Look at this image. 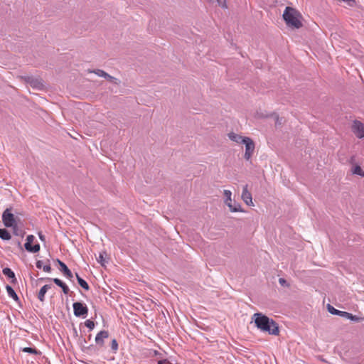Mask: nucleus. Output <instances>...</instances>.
<instances>
[{"instance_id": "nucleus-1", "label": "nucleus", "mask_w": 364, "mask_h": 364, "mask_svg": "<svg viewBox=\"0 0 364 364\" xmlns=\"http://www.w3.org/2000/svg\"><path fill=\"white\" fill-rule=\"evenodd\" d=\"M255 326L262 332H267L270 335L278 336L279 333L277 323L261 313H255L253 315Z\"/></svg>"}, {"instance_id": "nucleus-2", "label": "nucleus", "mask_w": 364, "mask_h": 364, "mask_svg": "<svg viewBox=\"0 0 364 364\" xmlns=\"http://www.w3.org/2000/svg\"><path fill=\"white\" fill-rule=\"evenodd\" d=\"M282 16L287 26L292 29H299L304 26L303 16L294 8L287 6Z\"/></svg>"}, {"instance_id": "nucleus-3", "label": "nucleus", "mask_w": 364, "mask_h": 364, "mask_svg": "<svg viewBox=\"0 0 364 364\" xmlns=\"http://www.w3.org/2000/svg\"><path fill=\"white\" fill-rule=\"evenodd\" d=\"M2 222L4 225L7 228H16V218L11 213L10 208H6L2 214Z\"/></svg>"}, {"instance_id": "nucleus-4", "label": "nucleus", "mask_w": 364, "mask_h": 364, "mask_svg": "<svg viewBox=\"0 0 364 364\" xmlns=\"http://www.w3.org/2000/svg\"><path fill=\"white\" fill-rule=\"evenodd\" d=\"M225 203L229 208L231 212H242L241 205L239 203H232V192L229 190H224Z\"/></svg>"}, {"instance_id": "nucleus-5", "label": "nucleus", "mask_w": 364, "mask_h": 364, "mask_svg": "<svg viewBox=\"0 0 364 364\" xmlns=\"http://www.w3.org/2000/svg\"><path fill=\"white\" fill-rule=\"evenodd\" d=\"M245 145V152L244 154V158L249 161L252 156L254 154L255 145L253 140L250 137H245L243 140V143Z\"/></svg>"}, {"instance_id": "nucleus-6", "label": "nucleus", "mask_w": 364, "mask_h": 364, "mask_svg": "<svg viewBox=\"0 0 364 364\" xmlns=\"http://www.w3.org/2000/svg\"><path fill=\"white\" fill-rule=\"evenodd\" d=\"M351 130L358 138H364V123L354 120L352 123Z\"/></svg>"}, {"instance_id": "nucleus-7", "label": "nucleus", "mask_w": 364, "mask_h": 364, "mask_svg": "<svg viewBox=\"0 0 364 364\" xmlns=\"http://www.w3.org/2000/svg\"><path fill=\"white\" fill-rule=\"evenodd\" d=\"M34 240L35 237L33 235H29L26 237V242L25 243L24 247L25 249L29 252L36 253L40 250L39 244L32 245V243L34 241Z\"/></svg>"}, {"instance_id": "nucleus-8", "label": "nucleus", "mask_w": 364, "mask_h": 364, "mask_svg": "<svg viewBox=\"0 0 364 364\" xmlns=\"http://www.w3.org/2000/svg\"><path fill=\"white\" fill-rule=\"evenodd\" d=\"M74 314L76 316H85L87 314V306L81 302H75L73 305Z\"/></svg>"}, {"instance_id": "nucleus-9", "label": "nucleus", "mask_w": 364, "mask_h": 364, "mask_svg": "<svg viewBox=\"0 0 364 364\" xmlns=\"http://www.w3.org/2000/svg\"><path fill=\"white\" fill-rule=\"evenodd\" d=\"M242 199L247 205H253L251 193L247 190V186L243 188L242 193Z\"/></svg>"}, {"instance_id": "nucleus-10", "label": "nucleus", "mask_w": 364, "mask_h": 364, "mask_svg": "<svg viewBox=\"0 0 364 364\" xmlns=\"http://www.w3.org/2000/svg\"><path fill=\"white\" fill-rule=\"evenodd\" d=\"M109 337V333L107 331H100L96 337H95V343L100 347H102L104 346V340Z\"/></svg>"}, {"instance_id": "nucleus-11", "label": "nucleus", "mask_w": 364, "mask_h": 364, "mask_svg": "<svg viewBox=\"0 0 364 364\" xmlns=\"http://www.w3.org/2000/svg\"><path fill=\"white\" fill-rule=\"evenodd\" d=\"M58 264L60 267V271L63 273V274L68 279L73 278V274H72L71 271L68 268L66 264L60 260H58Z\"/></svg>"}, {"instance_id": "nucleus-12", "label": "nucleus", "mask_w": 364, "mask_h": 364, "mask_svg": "<svg viewBox=\"0 0 364 364\" xmlns=\"http://www.w3.org/2000/svg\"><path fill=\"white\" fill-rule=\"evenodd\" d=\"M50 288H51L50 285L46 284L43 287H42V288L40 289V291L38 292V299L41 301H42V302L44 301V300H45V294H46L48 290L50 289Z\"/></svg>"}, {"instance_id": "nucleus-13", "label": "nucleus", "mask_w": 364, "mask_h": 364, "mask_svg": "<svg viewBox=\"0 0 364 364\" xmlns=\"http://www.w3.org/2000/svg\"><path fill=\"white\" fill-rule=\"evenodd\" d=\"M228 137L230 140H232L237 144H242L244 138H245V137H243L236 133H234V132L229 133Z\"/></svg>"}, {"instance_id": "nucleus-14", "label": "nucleus", "mask_w": 364, "mask_h": 364, "mask_svg": "<svg viewBox=\"0 0 364 364\" xmlns=\"http://www.w3.org/2000/svg\"><path fill=\"white\" fill-rule=\"evenodd\" d=\"M6 291L10 297L14 299L16 301H18L19 298L11 286L7 285L6 287Z\"/></svg>"}, {"instance_id": "nucleus-15", "label": "nucleus", "mask_w": 364, "mask_h": 364, "mask_svg": "<svg viewBox=\"0 0 364 364\" xmlns=\"http://www.w3.org/2000/svg\"><path fill=\"white\" fill-rule=\"evenodd\" d=\"M76 277H77L79 285L84 289H85L87 291L89 290L90 287H89V285L87 283V282L85 280H84L83 279H82L77 274H76Z\"/></svg>"}, {"instance_id": "nucleus-16", "label": "nucleus", "mask_w": 364, "mask_h": 364, "mask_svg": "<svg viewBox=\"0 0 364 364\" xmlns=\"http://www.w3.org/2000/svg\"><path fill=\"white\" fill-rule=\"evenodd\" d=\"M0 237L4 240H9L11 236L7 230L0 229Z\"/></svg>"}, {"instance_id": "nucleus-17", "label": "nucleus", "mask_w": 364, "mask_h": 364, "mask_svg": "<svg viewBox=\"0 0 364 364\" xmlns=\"http://www.w3.org/2000/svg\"><path fill=\"white\" fill-rule=\"evenodd\" d=\"M352 172L353 174H356V175L360 176L362 177L364 176V171L361 168V167L358 165H356L353 167V168L352 169Z\"/></svg>"}, {"instance_id": "nucleus-18", "label": "nucleus", "mask_w": 364, "mask_h": 364, "mask_svg": "<svg viewBox=\"0 0 364 364\" xmlns=\"http://www.w3.org/2000/svg\"><path fill=\"white\" fill-rule=\"evenodd\" d=\"M2 272L5 276H6L9 278H12V279L15 278V274H14V272L10 268L6 267V268L3 269Z\"/></svg>"}, {"instance_id": "nucleus-19", "label": "nucleus", "mask_w": 364, "mask_h": 364, "mask_svg": "<svg viewBox=\"0 0 364 364\" xmlns=\"http://www.w3.org/2000/svg\"><path fill=\"white\" fill-rule=\"evenodd\" d=\"M22 350L25 353H28L35 354V355L41 354V352L38 351L37 349L29 348V347H25L22 349Z\"/></svg>"}, {"instance_id": "nucleus-20", "label": "nucleus", "mask_w": 364, "mask_h": 364, "mask_svg": "<svg viewBox=\"0 0 364 364\" xmlns=\"http://www.w3.org/2000/svg\"><path fill=\"white\" fill-rule=\"evenodd\" d=\"M89 73H94L97 75H98L100 77H105L108 76V74L107 73H105L102 70H99V69L95 70L93 71L89 70Z\"/></svg>"}, {"instance_id": "nucleus-21", "label": "nucleus", "mask_w": 364, "mask_h": 364, "mask_svg": "<svg viewBox=\"0 0 364 364\" xmlns=\"http://www.w3.org/2000/svg\"><path fill=\"white\" fill-rule=\"evenodd\" d=\"M328 311L329 313L333 315L338 316V314H340V310L336 309L333 306H331L330 304L327 306Z\"/></svg>"}, {"instance_id": "nucleus-22", "label": "nucleus", "mask_w": 364, "mask_h": 364, "mask_svg": "<svg viewBox=\"0 0 364 364\" xmlns=\"http://www.w3.org/2000/svg\"><path fill=\"white\" fill-rule=\"evenodd\" d=\"M349 319L351 321H355V322H360V321H364V317H360V316L353 315L352 314H350Z\"/></svg>"}, {"instance_id": "nucleus-23", "label": "nucleus", "mask_w": 364, "mask_h": 364, "mask_svg": "<svg viewBox=\"0 0 364 364\" xmlns=\"http://www.w3.org/2000/svg\"><path fill=\"white\" fill-rule=\"evenodd\" d=\"M105 255H106V252H101L97 259L98 262H100L102 266L105 265Z\"/></svg>"}, {"instance_id": "nucleus-24", "label": "nucleus", "mask_w": 364, "mask_h": 364, "mask_svg": "<svg viewBox=\"0 0 364 364\" xmlns=\"http://www.w3.org/2000/svg\"><path fill=\"white\" fill-rule=\"evenodd\" d=\"M31 85L34 87L41 88L43 86V84L41 82L38 81V80H32L31 82Z\"/></svg>"}, {"instance_id": "nucleus-25", "label": "nucleus", "mask_w": 364, "mask_h": 364, "mask_svg": "<svg viewBox=\"0 0 364 364\" xmlns=\"http://www.w3.org/2000/svg\"><path fill=\"white\" fill-rule=\"evenodd\" d=\"M85 325L90 330H92L95 328V323L91 320H87L85 322Z\"/></svg>"}, {"instance_id": "nucleus-26", "label": "nucleus", "mask_w": 364, "mask_h": 364, "mask_svg": "<svg viewBox=\"0 0 364 364\" xmlns=\"http://www.w3.org/2000/svg\"><path fill=\"white\" fill-rule=\"evenodd\" d=\"M339 313L340 314H338V316L344 317V318H346L348 319L350 318V313H348V312H346V311H340Z\"/></svg>"}, {"instance_id": "nucleus-27", "label": "nucleus", "mask_w": 364, "mask_h": 364, "mask_svg": "<svg viewBox=\"0 0 364 364\" xmlns=\"http://www.w3.org/2000/svg\"><path fill=\"white\" fill-rule=\"evenodd\" d=\"M60 287L62 288V290L65 294H68L70 289H69L68 287L65 283H63V284Z\"/></svg>"}, {"instance_id": "nucleus-28", "label": "nucleus", "mask_w": 364, "mask_h": 364, "mask_svg": "<svg viewBox=\"0 0 364 364\" xmlns=\"http://www.w3.org/2000/svg\"><path fill=\"white\" fill-rule=\"evenodd\" d=\"M219 6L223 7V8H227V5H226V0H215Z\"/></svg>"}, {"instance_id": "nucleus-29", "label": "nucleus", "mask_w": 364, "mask_h": 364, "mask_svg": "<svg viewBox=\"0 0 364 364\" xmlns=\"http://www.w3.org/2000/svg\"><path fill=\"white\" fill-rule=\"evenodd\" d=\"M112 348L114 350H117L118 349V344L115 339H113L112 341Z\"/></svg>"}, {"instance_id": "nucleus-30", "label": "nucleus", "mask_w": 364, "mask_h": 364, "mask_svg": "<svg viewBox=\"0 0 364 364\" xmlns=\"http://www.w3.org/2000/svg\"><path fill=\"white\" fill-rule=\"evenodd\" d=\"M53 281L54 282V283L58 285V287H61L64 282H63L60 279H58V278H55L53 279Z\"/></svg>"}, {"instance_id": "nucleus-31", "label": "nucleus", "mask_w": 364, "mask_h": 364, "mask_svg": "<svg viewBox=\"0 0 364 364\" xmlns=\"http://www.w3.org/2000/svg\"><path fill=\"white\" fill-rule=\"evenodd\" d=\"M105 78H106L110 81H113L115 84H118L117 79L113 77L112 76L109 75V74H108V76L105 77Z\"/></svg>"}, {"instance_id": "nucleus-32", "label": "nucleus", "mask_w": 364, "mask_h": 364, "mask_svg": "<svg viewBox=\"0 0 364 364\" xmlns=\"http://www.w3.org/2000/svg\"><path fill=\"white\" fill-rule=\"evenodd\" d=\"M43 269L46 272H50L51 271V267L49 264H48V265L43 266Z\"/></svg>"}, {"instance_id": "nucleus-33", "label": "nucleus", "mask_w": 364, "mask_h": 364, "mask_svg": "<svg viewBox=\"0 0 364 364\" xmlns=\"http://www.w3.org/2000/svg\"><path fill=\"white\" fill-rule=\"evenodd\" d=\"M36 267L38 269H41L43 267V262L41 260H38L36 262Z\"/></svg>"}, {"instance_id": "nucleus-34", "label": "nucleus", "mask_w": 364, "mask_h": 364, "mask_svg": "<svg viewBox=\"0 0 364 364\" xmlns=\"http://www.w3.org/2000/svg\"><path fill=\"white\" fill-rule=\"evenodd\" d=\"M279 282L281 285H284L286 284V280L284 278H279Z\"/></svg>"}, {"instance_id": "nucleus-35", "label": "nucleus", "mask_w": 364, "mask_h": 364, "mask_svg": "<svg viewBox=\"0 0 364 364\" xmlns=\"http://www.w3.org/2000/svg\"><path fill=\"white\" fill-rule=\"evenodd\" d=\"M38 236H39V238L41 240H42V241L45 240V236L41 232L38 233Z\"/></svg>"}, {"instance_id": "nucleus-36", "label": "nucleus", "mask_w": 364, "mask_h": 364, "mask_svg": "<svg viewBox=\"0 0 364 364\" xmlns=\"http://www.w3.org/2000/svg\"><path fill=\"white\" fill-rule=\"evenodd\" d=\"M167 363H168V361L167 360H159L158 362V364H167Z\"/></svg>"}, {"instance_id": "nucleus-37", "label": "nucleus", "mask_w": 364, "mask_h": 364, "mask_svg": "<svg viewBox=\"0 0 364 364\" xmlns=\"http://www.w3.org/2000/svg\"><path fill=\"white\" fill-rule=\"evenodd\" d=\"M14 229V233L16 235H18V229H17V227L16 228H13Z\"/></svg>"}]
</instances>
